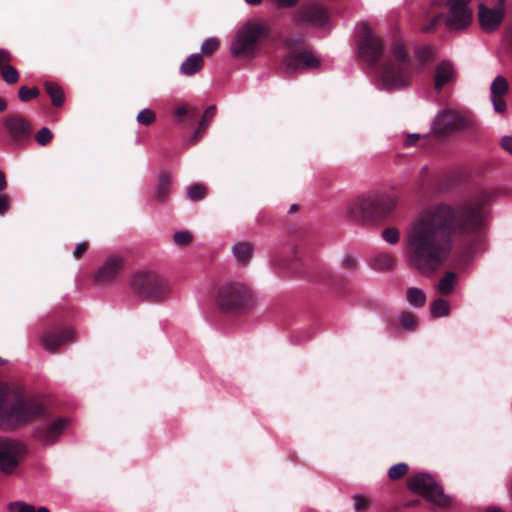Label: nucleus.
<instances>
[{
  "label": "nucleus",
  "mask_w": 512,
  "mask_h": 512,
  "mask_svg": "<svg viewBox=\"0 0 512 512\" xmlns=\"http://www.w3.org/2000/svg\"><path fill=\"white\" fill-rule=\"evenodd\" d=\"M394 258L389 253L381 252L371 258V267L377 271H387L393 268Z\"/></svg>",
  "instance_id": "24"
},
{
  "label": "nucleus",
  "mask_w": 512,
  "mask_h": 512,
  "mask_svg": "<svg viewBox=\"0 0 512 512\" xmlns=\"http://www.w3.org/2000/svg\"><path fill=\"white\" fill-rule=\"evenodd\" d=\"M502 148L512 154V136H504L501 140Z\"/></svg>",
  "instance_id": "51"
},
{
  "label": "nucleus",
  "mask_w": 512,
  "mask_h": 512,
  "mask_svg": "<svg viewBox=\"0 0 512 512\" xmlns=\"http://www.w3.org/2000/svg\"><path fill=\"white\" fill-rule=\"evenodd\" d=\"M345 216L357 221H368L376 216L371 192L349 199L344 207Z\"/></svg>",
  "instance_id": "11"
},
{
  "label": "nucleus",
  "mask_w": 512,
  "mask_h": 512,
  "mask_svg": "<svg viewBox=\"0 0 512 512\" xmlns=\"http://www.w3.org/2000/svg\"><path fill=\"white\" fill-rule=\"evenodd\" d=\"M415 504H417V501H412L411 503L406 504V506L408 507V506L415 505Z\"/></svg>",
  "instance_id": "60"
},
{
  "label": "nucleus",
  "mask_w": 512,
  "mask_h": 512,
  "mask_svg": "<svg viewBox=\"0 0 512 512\" xmlns=\"http://www.w3.org/2000/svg\"><path fill=\"white\" fill-rule=\"evenodd\" d=\"M457 283V277L454 272H447L439 281L437 289L441 294H449L453 291Z\"/></svg>",
  "instance_id": "29"
},
{
  "label": "nucleus",
  "mask_w": 512,
  "mask_h": 512,
  "mask_svg": "<svg viewBox=\"0 0 512 512\" xmlns=\"http://www.w3.org/2000/svg\"><path fill=\"white\" fill-rule=\"evenodd\" d=\"M19 98L21 101H29L39 94V90L36 87L26 88L25 86L20 87L19 89Z\"/></svg>",
  "instance_id": "40"
},
{
  "label": "nucleus",
  "mask_w": 512,
  "mask_h": 512,
  "mask_svg": "<svg viewBox=\"0 0 512 512\" xmlns=\"http://www.w3.org/2000/svg\"><path fill=\"white\" fill-rule=\"evenodd\" d=\"M86 249H87V243L81 242V243L77 244L73 251L74 257L76 259L80 258L82 256V254L86 251Z\"/></svg>",
  "instance_id": "52"
},
{
  "label": "nucleus",
  "mask_w": 512,
  "mask_h": 512,
  "mask_svg": "<svg viewBox=\"0 0 512 512\" xmlns=\"http://www.w3.org/2000/svg\"><path fill=\"white\" fill-rule=\"evenodd\" d=\"M505 1L498 0V6L488 8L484 4H479V22L481 28L486 32H493L500 26L505 14Z\"/></svg>",
  "instance_id": "14"
},
{
  "label": "nucleus",
  "mask_w": 512,
  "mask_h": 512,
  "mask_svg": "<svg viewBox=\"0 0 512 512\" xmlns=\"http://www.w3.org/2000/svg\"><path fill=\"white\" fill-rule=\"evenodd\" d=\"M419 137H420V136H419L418 134L410 135V136L407 138V140H406L405 144H406V145H412V144H413L417 139H419Z\"/></svg>",
  "instance_id": "55"
},
{
  "label": "nucleus",
  "mask_w": 512,
  "mask_h": 512,
  "mask_svg": "<svg viewBox=\"0 0 512 512\" xmlns=\"http://www.w3.org/2000/svg\"><path fill=\"white\" fill-rule=\"evenodd\" d=\"M232 253L240 264H247L253 255V247L249 243H236L232 247Z\"/></svg>",
  "instance_id": "25"
},
{
  "label": "nucleus",
  "mask_w": 512,
  "mask_h": 512,
  "mask_svg": "<svg viewBox=\"0 0 512 512\" xmlns=\"http://www.w3.org/2000/svg\"><path fill=\"white\" fill-rule=\"evenodd\" d=\"M268 35L267 27L260 22H247L236 33L231 42L232 56L250 59L254 56L257 42Z\"/></svg>",
  "instance_id": "5"
},
{
  "label": "nucleus",
  "mask_w": 512,
  "mask_h": 512,
  "mask_svg": "<svg viewBox=\"0 0 512 512\" xmlns=\"http://www.w3.org/2000/svg\"><path fill=\"white\" fill-rule=\"evenodd\" d=\"M359 57L368 63H375L383 53V45L374 30L366 23L356 26Z\"/></svg>",
  "instance_id": "9"
},
{
  "label": "nucleus",
  "mask_w": 512,
  "mask_h": 512,
  "mask_svg": "<svg viewBox=\"0 0 512 512\" xmlns=\"http://www.w3.org/2000/svg\"><path fill=\"white\" fill-rule=\"evenodd\" d=\"M431 315L435 318L447 316L450 312V305L444 299H436L430 307Z\"/></svg>",
  "instance_id": "32"
},
{
  "label": "nucleus",
  "mask_w": 512,
  "mask_h": 512,
  "mask_svg": "<svg viewBox=\"0 0 512 512\" xmlns=\"http://www.w3.org/2000/svg\"><path fill=\"white\" fill-rule=\"evenodd\" d=\"M215 114H216V107L214 105L209 106L205 110V112L199 122V127L197 129H195V131L192 134L191 139L193 141H197L203 135L206 127L209 125V122L215 116Z\"/></svg>",
  "instance_id": "26"
},
{
  "label": "nucleus",
  "mask_w": 512,
  "mask_h": 512,
  "mask_svg": "<svg viewBox=\"0 0 512 512\" xmlns=\"http://www.w3.org/2000/svg\"><path fill=\"white\" fill-rule=\"evenodd\" d=\"M2 77L5 82L9 84H14L19 79L18 71L11 65H6L2 67Z\"/></svg>",
  "instance_id": "36"
},
{
  "label": "nucleus",
  "mask_w": 512,
  "mask_h": 512,
  "mask_svg": "<svg viewBox=\"0 0 512 512\" xmlns=\"http://www.w3.org/2000/svg\"><path fill=\"white\" fill-rule=\"evenodd\" d=\"M467 117L454 109H445L434 119L432 128L436 133L446 134L460 130L468 125Z\"/></svg>",
  "instance_id": "12"
},
{
  "label": "nucleus",
  "mask_w": 512,
  "mask_h": 512,
  "mask_svg": "<svg viewBox=\"0 0 512 512\" xmlns=\"http://www.w3.org/2000/svg\"><path fill=\"white\" fill-rule=\"evenodd\" d=\"M508 91V80L502 75H497L490 85V100L495 112L504 113L506 111L505 96Z\"/></svg>",
  "instance_id": "18"
},
{
  "label": "nucleus",
  "mask_w": 512,
  "mask_h": 512,
  "mask_svg": "<svg viewBox=\"0 0 512 512\" xmlns=\"http://www.w3.org/2000/svg\"><path fill=\"white\" fill-rule=\"evenodd\" d=\"M353 504H354V509L357 512L365 511L368 508V503H367L366 498H364L361 495H355L353 497Z\"/></svg>",
  "instance_id": "47"
},
{
  "label": "nucleus",
  "mask_w": 512,
  "mask_h": 512,
  "mask_svg": "<svg viewBox=\"0 0 512 512\" xmlns=\"http://www.w3.org/2000/svg\"><path fill=\"white\" fill-rule=\"evenodd\" d=\"M4 126L10 136L14 139H21L30 133V124L21 116L8 117L4 121Z\"/></svg>",
  "instance_id": "22"
},
{
  "label": "nucleus",
  "mask_w": 512,
  "mask_h": 512,
  "mask_svg": "<svg viewBox=\"0 0 512 512\" xmlns=\"http://www.w3.org/2000/svg\"><path fill=\"white\" fill-rule=\"evenodd\" d=\"M408 303L414 307H422L426 302L424 291L417 287H410L406 292Z\"/></svg>",
  "instance_id": "28"
},
{
  "label": "nucleus",
  "mask_w": 512,
  "mask_h": 512,
  "mask_svg": "<svg viewBox=\"0 0 512 512\" xmlns=\"http://www.w3.org/2000/svg\"><path fill=\"white\" fill-rule=\"evenodd\" d=\"M192 235L188 231H178L173 235L174 243L178 246H184L190 242Z\"/></svg>",
  "instance_id": "42"
},
{
  "label": "nucleus",
  "mask_w": 512,
  "mask_h": 512,
  "mask_svg": "<svg viewBox=\"0 0 512 512\" xmlns=\"http://www.w3.org/2000/svg\"><path fill=\"white\" fill-rule=\"evenodd\" d=\"M25 447L19 441L0 436V471L10 475L19 467Z\"/></svg>",
  "instance_id": "10"
},
{
  "label": "nucleus",
  "mask_w": 512,
  "mask_h": 512,
  "mask_svg": "<svg viewBox=\"0 0 512 512\" xmlns=\"http://www.w3.org/2000/svg\"><path fill=\"white\" fill-rule=\"evenodd\" d=\"M195 113H196V108H194V107L189 108L185 105L179 106L175 110V116L181 122L191 121L194 118Z\"/></svg>",
  "instance_id": "33"
},
{
  "label": "nucleus",
  "mask_w": 512,
  "mask_h": 512,
  "mask_svg": "<svg viewBox=\"0 0 512 512\" xmlns=\"http://www.w3.org/2000/svg\"><path fill=\"white\" fill-rule=\"evenodd\" d=\"M53 137V134L52 132L50 131V129L44 127L42 129H40L37 134H36V141L38 142V144L44 146L46 145L48 142H50V140L52 139Z\"/></svg>",
  "instance_id": "43"
},
{
  "label": "nucleus",
  "mask_w": 512,
  "mask_h": 512,
  "mask_svg": "<svg viewBox=\"0 0 512 512\" xmlns=\"http://www.w3.org/2000/svg\"><path fill=\"white\" fill-rule=\"evenodd\" d=\"M171 186V177L168 174H162L159 178V181L157 183L156 189H155V196L159 200H165V198L168 196Z\"/></svg>",
  "instance_id": "31"
},
{
  "label": "nucleus",
  "mask_w": 512,
  "mask_h": 512,
  "mask_svg": "<svg viewBox=\"0 0 512 512\" xmlns=\"http://www.w3.org/2000/svg\"><path fill=\"white\" fill-rule=\"evenodd\" d=\"M470 0H450V14L446 19L447 26L452 30L467 27L472 19V11L467 6Z\"/></svg>",
  "instance_id": "13"
},
{
  "label": "nucleus",
  "mask_w": 512,
  "mask_h": 512,
  "mask_svg": "<svg viewBox=\"0 0 512 512\" xmlns=\"http://www.w3.org/2000/svg\"><path fill=\"white\" fill-rule=\"evenodd\" d=\"M295 209H296V205H295V204H293V205L291 206V210H295Z\"/></svg>",
  "instance_id": "61"
},
{
  "label": "nucleus",
  "mask_w": 512,
  "mask_h": 512,
  "mask_svg": "<svg viewBox=\"0 0 512 512\" xmlns=\"http://www.w3.org/2000/svg\"><path fill=\"white\" fill-rule=\"evenodd\" d=\"M206 193V189L203 185L195 184L187 188V197L191 201L201 200Z\"/></svg>",
  "instance_id": "34"
},
{
  "label": "nucleus",
  "mask_w": 512,
  "mask_h": 512,
  "mask_svg": "<svg viewBox=\"0 0 512 512\" xmlns=\"http://www.w3.org/2000/svg\"><path fill=\"white\" fill-rule=\"evenodd\" d=\"M442 18V15L441 14H437L435 16L432 17L431 19V23L428 25V26H425L422 28V31L423 32H428L430 31L434 25Z\"/></svg>",
  "instance_id": "53"
},
{
  "label": "nucleus",
  "mask_w": 512,
  "mask_h": 512,
  "mask_svg": "<svg viewBox=\"0 0 512 512\" xmlns=\"http://www.w3.org/2000/svg\"><path fill=\"white\" fill-rule=\"evenodd\" d=\"M155 113L148 108L141 110L137 115V122L141 125H150L155 121Z\"/></svg>",
  "instance_id": "38"
},
{
  "label": "nucleus",
  "mask_w": 512,
  "mask_h": 512,
  "mask_svg": "<svg viewBox=\"0 0 512 512\" xmlns=\"http://www.w3.org/2000/svg\"><path fill=\"white\" fill-rule=\"evenodd\" d=\"M486 512H501V510L498 508H490Z\"/></svg>",
  "instance_id": "59"
},
{
  "label": "nucleus",
  "mask_w": 512,
  "mask_h": 512,
  "mask_svg": "<svg viewBox=\"0 0 512 512\" xmlns=\"http://www.w3.org/2000/svg\"><path fill=\"white\" fill-rule=\"evenodd\" d=\"M72 337L71 332H64L61 335H48L43 339V347L46 350L54 351L61 344L65 343Z\"/></svg>",
  "instance_id": "27"
},
{
  "label": "nucleus",
  "mask_w": 512,
  "mask_h": 512,
  "mask_svg": "<svg viewBox=\"0 0 512 512\" xmlns=\"http://www.w3.org/2000/svg\"><path fill=\"white\" fill-rule=\"evenodd\" d=\"M400 323L402 327L407 330H414L416 327V321L413 316L409 313H403L400 317Z\"/></svg>",
  "instance_id": "44"
},
{
  "label": "nucleus",
  "mask_w": 512,
  "mask_h": 512,
  "mask_svg": "<svg viewBox=\"0 0 512 512\" xmlns=\"http://www.w3.org/2000/svg\"><path fill=\"white\" fill-rule=\"evenodd\" d=\"M383 239L389 244H396L400 239V234L397 228L389 227L382 231Z\"/></svg>",
  "instance_id": "39"
},
{
  "label": "nucleus",
  "mask_w": 512,
  "mask_h": 512,
  "mask_svg": "<svg viewBox=\"0 0 512 512\" xmlns=\"http://www.w3.org/2000/svg\"><path fill=\"white\" fill-rule=\"evenodd\" d=\"M69 421L65 418H57L54 421L38 427L35 437L43 445H51L58 441L63 431L67 428Z\"/></svg>",
  "instance_id": "17"
},
{
  "label": "nucleus",
  "mask_w": 512,
  "mask_h": 512,
  "mask_svg": "<svg viewBox=\"0 0 512 512\" xmlns=\"http://www.w3.org/2000/svg\"><path fill=\"white\" fill-rule=\"evenodd\" d=\"M7 187L6 176L3 171L0 170V191H3Z\"/></svg>",
  "instance_id": "54"
},
{
  "label": "nucleus",
  "mask_w": 512,
  "mask_h": 512,
  "mask_svg": "<svg viewBox=\"0 0 512 512\" xmlns=\"http://www.w3.org/2000/svg\"><path fill=\"white\" fill-rule=\"evenodd\" d=\"M248 4L256 5L261 2V0H245Z\"/></svg>",
  "instance_id": "57"
},
{
  "label": "nucleus",
  "mask_w": 512,
  "mask_h": 512,
  "mask_svg": "<svg viewBox=\"0 0 512 512\" xmlns=\"http://www.w3.org/2000/svg\"><path fill=\"white\" fill-rule=\"evenodd\" d=\"M328 12L323 5L314 3L302 6L296 16V23H309L322 27L328 21Z\"/></svg>",
  "instance_id": "16"
},
{
  "label": "nucleus",
  "mask_w": 512,
  "mask_h": 512,
  "mask_svg": "<svg viewBox=\"0 0 512 512\" xmlns=\"http://www.w3.org/2000/svg\"><path fill=\"white\" fill-rule=\"evenodd\" d=\"M432 51L429 47H423L416 51V60L421 66L431 57Z\"/></svg>",
  "instance_id": "46"
},
{
  "label": "nucleus",
  "mask_w": 512,
  "mask_h": 512,
  "mask_svg": "<svg viewBox=\"0 0 512 512\" xmlns=\"http://www.w3.org/2000/svg\"><path fill=\"white\" fill-rule=\"evenodd\" d=\"M6 108V103L3 99L0 98V112Z\"/></svg>",
  "instance_id": "56"
},
{
  "label": "nucleus",
  "mask_w": 512,
  "mask_h": 512,
  "mask_svg": "<svg viewBox=\"0 0 512 512\" xmlns=\"http://www.w3.org/2000/svg\"><path fill=\"white\" fill-rule=\"evenodd\" d=\"M456 214L445 203L422 210L408 226L404 251L409 263L419 272L431 274L449 257Z\"/></svg>",
  "instance_id": "1"
},
{
  "label": "nucleus",
  "mask_w": 512,
  "mask_h": 512,
  "mask_svg": "<svg viewBox=\"0 0 512 512\" xmlns=\"http://www.w3.org/2000/svg\"><path fill=\"white\" fill-rule=\"evenodd\" d=\"M489 200V195L485 192L479 193L476 198L467 203L461 212L459 229L462 232H476L487 223V214L482 206Z\"/></svg>",
  "instance_id": "8"
},
{
  "label": "nucleus",
  "mask_w": 512,
  "mask_h": 512,
  "mask_svg": "<svg viewBox=\"0 0 512 512\" xmlns=\"http://www.w3.org/2000/svg\"><path fill=\"white\" fill-rule=\"evenodd\" d=\"M203 67V57L200 53L191 54L180 66V73L192 76Z\"/></svg>",
  "instance_id": "23"
},
{
  "label": "nucleus",
  "mask_w": 512,
  "mask_h": 512,
  "mask_svg": "<svg viewBox=\"0 0 512 512\" xmlns=\"http://www.w3.org/2000/svg\"><path fill=\"white\" fill-rule=\"evenodd\" d=\"M408 471V465L406 463H398L390 467L388 470V476L392 480L400 479Z\"/></svg>",
  "instance_id": "35"
},
{
  "label": "nucleus",
  "mask_w": 512,
  "mask_h": 512,
  "mask_svg": "<svg viewBox=\"0 0 512 512\" xmlns=\"http://www.w3.org/2000/svg\"><path fill=\"white\" fill-rule=\"evenodd\" d=\"M376 216L390 214L398 205L400 195L393 187L389 190L371 192Z\"/></svg>",
  "instance_id": "15"
},
{
  "label": "nucleus",
  "mask_w": 512,
  "mask_h": 512,
  "mask_svg": "<svg viewBox=\"0 0 512 512\" xmlns=\"http://www.w3.org/2000/svg\"><path fill=\"white\" fill-rule=\"evenodd\" d=\"M45 89L49 94L53 105L61 106L64 103V93L59 85L52 82H46Z\"/></svg>",
  "instance_id": "30"
},
{
  "label": "nucleus",
  "mask_w": 512,
  "mask_h": 512,
  "mask_svg": "<svg viewBox=\"0 0 512 512\" xmlns=\"http://www.w3.org/2000/svg\"><path fill=\"white\" fill-rule=\"evenodd\" d=\"M131 288L140 299L150 302L163 301L171 292L168 281L146 271L138 272L132 277Z\"/></svg>",
  "instance_id": "4"
},
{
  "label": "nucleus",
  "mask_w": 512,
  "mask_h": 512,
  "mask_svg": "<svg viewBox=\"0 0 512 512\" xmlns=\"http://www.w3.org/2000/svg\"><path fill=\"white\" fill-rule=\"evenodd\" d=\"M37 512H50L46 507H40Z\"/></svg>",
  "instance_id": "58"
},
{
  "label": "nucleus",
  "mask_w": 512,
  "mask_h": 512,
  "mask_svg": "<svg viewBox=\"0 0 512 512\" xmlns=\"http://www.w3.org/2000/svg\"><path fill=\"white\" fill-rule=\"evenodd\" d=\"M341 266L346 271H354L357 267V260L352 255H345L341 259Z\"/></svg>",
  "instance_id": "45"
},
{
  "label": "nucleus",
  "mask_w": 512,
  "mask_h": 512,
  "mask_svg": "<svg viewBox=\"0 0 512 512\" xmlns=\"http://www.w3.org/2000/svg\"><path fill=\"white\" fill-rule=\"evenodd\" d=\"M279 8H290L298 3L299 0H271Z\"/></svg>",
  "instance_id": "49"
},
{
  "label": "nucleus",
  "mask_w": 512,
  "mask_h": 512,
  "mask_svg": "<svg viewBox=\"0 0 512 512\" xmlns=\"http://www.w3.org/2000/svg\"><path fill=\"white\" fill-rule=\"evenodd\" d=\"M219 47V40L214 37H209L201 44V52L206 55L214 53Z\"/></svg>",
  "instance_id": "37"
},
{
  "label": "nucleus",
  "mask_w": 512,
  "mask_h": 512,
  "mask_svg": "<svg viewBox=\"0 0 512 512\" xmlns=\"http://www.w3.org/2000/svg\"><path fill=\"white\" fill-rule=\"evenodd\" d=\"M407 486L411 492L422 495L439 507H447L452 502L451 497L444 494L442 487L429 474L418 473L410 477Z\"/></svg>",
  "instance_id": "7"
},
{
  "label": "nucleus",
  "mask_w": 512,
  "mask_h": 512,
  "mask_svg": "<svg viewBox=\"0 0 512 512\" xmlns=\"http://www.w3.org/2000/svg\"><path fill=\"white\" fill-rule=\"evenodd\" d=\"M10 512H36L32 505L18 501L9 504Z\"/></svg>",
  "instance_id": "41"
},
{
  "label": "nucleus",
  "mask_w": 512,
  "mask_h": 512,
  "mask_svg": "<svg viewBox=\"0 0 512 512\" xmlns=\"http://www.w3.org/2000/svg\"><path fill=\"white\" fill-rule=\"evenodd\" d=\"M11 60V55L7 50L0 49V70L2 67L9 65L8 62Z\"/></svg>",
  "instance_id": "50"
},
{
  "label": "nucleus",
  "mask_w": 512,
  "mask_h": 512,
  "mask_svg": "<svg viewBox=\"0 0 512 512\" xmlns=\"http://www.w3.org/2000/svg\"><path fill=\"white\" fill-rule=\"evenodd\" d=\"M455 77L456 73L452 63L449 61H441L435 68L434 88L440 91L444 86L452 83Z\"/></svg>",
  "instance_id": "21"
},
{
  "label": "nucleus",
  "mask_w": 512,
  "mask_h": 512,
  "mask_svg": "<svg viewBox=\"0 0 512 512\" xmlns=\"http://www.w3.org/2000/svg\"><path fill=\"white\" fill-rule=\"evenodd\" d=\"M320 65V60L310 51L292 52L285 60L287 73H293L304 68H314Z\"/></svg>",
  "instance_id": "19"
},
{
  "label": "nucleus",
  "mask_w": 512,
  "mask_h": 512,
  "mask_svg": "<svg viewBox=\"0 0 512 512\" xmlns=\"http://www.w3.org/2000/svg\"><path fill=\"white\" fill-rule=\"evenodd\" d=\"M389 56L390 59L378 72L376 87L380 90L392 91L409 86L413 69L401 38L392 43Z\"/></svg>",
  "instance_id": "3"
},
{
  "label": "nucleus",
  "mask_w": 512,
  "mask_h": 512,
  "mask_svg": "<svg viewBox=\"0 0 512 512\" xmlns=\"http://www.w3.org/2000/svg\"><path fill=\"white\" fill-rule=\"evenodd\" d=\"M45 414L40 401L26 398L6 384L0 385V429L16 430Z\"/></svg>",
  "instance_id": "2"
},
{
  "label": "nucleus",
  "mask_w": 512,
  "mask_h": 512,
  "mask_svg": "<svg viewBox=\"0 0 512 512\" xmlns=\"http://www.w3.org/2000/svg\"><path fill=\"white\" fill-rule=\"evenodd\" d=\"M123 266V260L119 256H110L99 267L95 273L94 279L97 283H106L111 281Z\"/></svg>",
  "instance_id": "20"
},
{
  "label": "nucleus",
  "mask_w": 512,
  "mask_h": 512,
  "mask_svg": "<svg viewBox=\"0 0 512 512\" xmlns=\"http://www.w3.org/2000/svg\"><path fill=\"white\" fill-rule=\"evenodd\" d=\"M9 205H10L9 197L5 194H0V215H3L8 211Z\"/></svg>",
  "instance_id": "48"
},
{
  "label": "nucleus",
  "mask_w": 512,
  "mask_h": 512,
  "mask_svg": "<svg viewBox=\"0 0 512 512\" xmlns=\"http://www.w3.org/2000/svg\"><path fill=\"white\" fill-rule=\"evenodd\" d=\"M216 301L218 306L225 311L248 308L254 306L255 294L243 283H226L219 288Z\"/></svg>",
  "instance_id": "6"
}]
</instances>
